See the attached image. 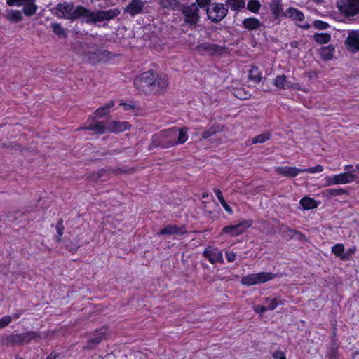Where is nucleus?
<instances>
[{"mask_svg": "<svg viewBox=\"0 0 359 359\" xmlns=\"http://www.w3.org/2000/svg\"><path fill=\"white\" fill-rule=\"evenodd\" d=\"M120 11L118 8L91 12L84 7H74L73 4L66 2L59 4L55 8V14L58 17L71 20L81 18L86 22H95L112 19L118 15Z\"/></svg>", "mask_w": 359, "mask_h": 359, "instance_id": "1", "label": "nucleus"}, {"mask_svg": "<svg viewBox=\"0 0 359 359\" xmlns=\"http://www.w3.org/2000/svg\"><path fill=\"white\" fill-rule=\"evenodd\" d=\"M134 84L137 89L145 94L160 95L168 88V77L165 74L148 71L136 77Z\"/></svg>", "mask_w": 359, "mask_h": 359, "instance_id": "2", "label": "nucleus"}, {"mask_svg": "<svg viewBox=\"0 0 359 359\" xmlns=\"http://www.w3.org/2000/svg\"><path fill=\"white\" fill-rule=\"evenodd\" d=\"M188 140L187 128H171L154 135L152 137V146L170 148L182 144Z\"/></svg>", "mask_w": 359, "mask_h": 359, "instance_id": "3", "label": "nucleus"}, {"mask_svg": "<svg viewBox=\"0 0 359 359\" xmlns=\"http://www.w3.org/2000/svg\"><path fill=\"white\" fill-rule=\"evenodd\" d=\"M275 276L271 273L259 272L248 274L241 278V283L244 286H252L264 283L272 280Z\"/></svg>", "mask_w": 359, "mask_h": 359, "instance_id": "4", "label": "nucleus"}, {"mask_svg": "<svg viewBox=\"0 0 359 359\" xmlns=\"http://www.w3.org/2000/svg\"><path fill=\"white\" fill-rule=\"evenodd\" d=\"M356 175L351 172H341L337 175H332L324 178L325 186L346 184L354 182Z\"/></svg>", "mask_w": 359, "mask_h": 359, "instance_id": "5", "label": "nucleus"}, {"mask_svg": "<svg viewBox=\"0 0 359 359\" xmlns=\"http://www.w3.org/2000/svg\"><path fill=\"white\" fill-rule=\"evenodd\" d=\"M206 13L209 20L217 22L226 15L227 8L222 3L214 2L207 8Z\"/></svg>", "mask_w": 359, "mask_h": 359, "instance_id": "6", "label": "nucleus"}, {"mask_svg": "<svg viewBox=\"0 0 359 359\" xmlns=\"http://www.w3.org/2000/svg\"><path fill=\"white\" fill-rule=\"evenodd\" d=\"M337 6L346 16H354L359 13V0H339Z\"/></svg>", "mask_w": 359, "mask_h": 359, "instance_id": "7", "label": "nucleus"}, {"mask_svg": "<svg viewBox=\"0 0 359 359\" xmlns=\"http://www.w3.org/2000/svg\"><path fill=\"white\" fill-rule=\"evenodd\" d=\"M251 225V222L244 221L236 225L225 226L222 229L221 234L236 237L244 233Z\"/></svg>", "mask_w": 359, "mask_h": 359, "instance_id": "8", "label": "nucleus"}, {"mask_svg": "<svg viewBox=\"0 0 359 359\" xmlns=\"http://www.w3.org/2000/svg\"><path fill=\"white\" fill-rule=\"evenodd\" d=\"M205 257L211 264L217 262L223 263V255L220 250L212 246L208 247L203 252Z\"/></svg>", "mask_w": 359, "mask_h": 359, "instance_id": "9", "label": "nucleus"}, {"mask_svg": "<svg viewBox=\"0 0 359 359\" xmlns=\"http://www.w3.org/2000/svg\"><path fill=\"white\" fill-rule=\"evenodd\" d=\"M183 13L186 17V21L190 24L196 23L199 19L198 8L196 4L185 6Z\"/></svg>", "mask_w": 359, "mask_h": 359, "instance_id": "10", "label": "nucleus"}, {"mask_svg": "<svg viewBox=\"0 0 359 359\" xmlns=\"http://www.w3.org/2000/svg\"><path fill=\"white\" fill-rule=\"evenodd\" d=\"M346 44L348 49L351 52L359 50V31H352L349 32L346 40Z\"/></svg>", "mask_w": 359, "mask_h": 359, "instance_id": "11", "label": "nucleus"}, {"mask_svg": "<svg viewBox=\"0 0 359 359\" xmlns=\"http://www.w3.org/2000/svg\"><path fill=\"white\" fill-rule=\"evenodd\" d=\"M93 54L96 55V57L86 55V61L94 64L99 62H107L111 58V53L107 50H99Z\"/></svg>", "mask_w": 359, "mask_h": 359, "instance_id": "12", "label": "nucleus"}, {"mask_svg": "<svg viewBox=\"0 0 359 359\" xmlns=\"http://www.w3.org/2000/svg\"><path fill=\"white\" fill-rule=\"evenodd\" d=\"M274 86L278 89H297L298 85L287 81L285 76H276L273 80Z\"/></svg>", "mask_w": 359, "mask_h": 359, "instance_id": "13", "label": "nucleus"}, {"mask_svg": "<svg viewBox=\"0 0 359 359\" xmlns=\"http://www.w3.org/2000/svg\"><path fill=\"white\" fill-rule=\"evenodd\" d=\"M276 172L284 177H294L299 174L302 173V169L296 167L280 166L276 168Z\"/></svg>", "mask_w": 359, "mask_h": 359, "instance_id": "14", "label": "nucleus"}, {"mask_svg": "<svg viewBox=\"0 0 359 359\" xmlns=\"http://www.w3.org/2000/svg\"><path fill=\"white\" fill-rule=\"evenodd\" d=\"M130 124L126 121H110L107 123V130L112 133H120L129 130Z\"/></svg>", "mask_w": 359, "mask_h": 359, "instance_id": "15", "label": "nucleus"}, {"mask_svg": "<svg viewBox=\"0 0 359 359\" xmlns=\"http://www.w3.org/2000/svg\"><path fill=\"white\" fill-rule=\"evenodd\" d=\"M143 4L140 0H133L132 2L126 8V12L131 15H135L141 12Z\"/></svg>", "mask_w": 359, "mask_h": 359, "instance_id": "16", "label": "nucleus"}, {"mask_svg": "<svg viewBox=\"0 0 359 359\" xmlns=\"http://www.w3.org/2000/svg\"><path fill=\"white\" fill-rule=\"evenodd\" d=\"M270 8L276 18L285 16V12L283 10V6L279 0H273Z\"/></svg>", "mask_w": 359, "mask_h": 359, "instance_id": "17", "label": "nucleus"}, {"mask_svg": "<svg viewBox=\"0 0 359 359\" xmlns=\"http://www.w3.org/2000/svg\"><path fill=\"white\" fill-rule=\"evenodd\" d=\"M284 301L280 297H268L264 300V305L266 306L267 310H273L278 306L283 304Z\"/></svg>", "mask_w": 359, "mask_h": 359, "instance_id": "18", "label": "nucleus"}, {"mask_svg": "<svg viewBox=\"0 0 359 359\" xmlns=\"http://www.w3.org/2000/svg\"><path fill=\"white\" fill-rule=\"evenodd\" d=\"M245 28L248 30H255L259 28L261 23L259 20L255 18H246L243 21Z\"/></svg>", "mask_w": 359, "mask_h": 359, "instance_id": "19", "label": "nucleus"}, {"mask_svg": "<svg viewBox=\"0 0 359 359\" xmlns=\"http://www.w3.org/2000/svg\"><path fill=\"white\" fill-rule=\"evenodd\" d=\"M6 18L10 22L17 23L22 20V14L20 11L11 9L8 11Z\"/></svg>", "mask_w": 359, "mask_h": 359, "instance_id": "20", "label": "nucleus"}, {"mask_svg": "<svg viewBox=\"0 0 359 359\" xmlns=\"http://www.w3.org/2000/svg\"><path fill=\"white\" fill-rule=\"evenodd\" d=\"M184 233V230L182 228H180L175 225H170L164 227L160 232L159 234L164 235H174V234H182Z\"/></svg>", "mask_w": 359, "mask_h": 359, "instance_id": "21", "label": "nucleus"}, {"mask_svg": "<svg viewBox=\"0 0 359 359\" xmlns=\"http://www.w3.org/2000/svg\"><path fill=\"white\" fill-rule=\"evenodd\" d=\"M114 106V102L110 101L107 102L104 106L100 107L97 109L95 112V117L97 118H100L107 114H108L110 111V109Z\"/></svg>", "mask_w": 359, "mask_h": 359, "instance_id": "22", "label": "nucleus"}, {"mask_svg": "<svg viewBox=\"0 0 359 359\" xmlns=\"http://www.w3.org/2000/svg\"><path fill=\"white\" fill-rule=\"evenodd\" d=\"M35 0H27L23 6V11L26 15H34L37 11V6L34 3Z\"/></svg>", "mask_w": 359, "mask_h": 359, "instance_id": "23", "label": "nucleus"}, {"mask_svg": "<svg viewBox=\"0 0 359 359\" xmlns=\"http://www.w3.org/2000/svg\"><path fill=\"white\" fill-rule=\"evenodd\" d=\"M299 203L305 210L314 209L318 205V203L310 197H304Z\"/></svg>", "mask_w": 359, "mask_h": 359, "instance_id": "24", "label": "nucleus"}, {"mask_svg": "<svg viewBox=\"0 0 359 359\" xmlns=\"http://www.w3.org/2000/svg\"><path fill=\"white\" fill-rule=\"evenodd\" d=\"M334 53V48L332 46H327L323 47L320 50V54L321 57L325 60H331Z\"/></svg>", "mask_w": 359, "mask_h": 359, "instance_id": "25", "label": "nucleus"}, {"mask_svg": "<svg viewBox=\"0 0 359 359\" xmlns=\"http://www.w3.org/2000/svg\"><path fill=\"white\" fill-rule=\"evenodd\" d=\"M344 245L342 243H337L331 248V252L341 260H345L348 258L344 255Z\"/></svg>", "mask_w": 359, "mask_h": 359, "instance_id": "26", "label": "nucleus"}, {"mask_svg": "<svg viewBox=\"0 0 359 359\" xmlns=\"http://www.w3.org/2000/svg\"><path fill=\"white\" fill-rule=\"evenodd\" d=\"M285 16L290 18L293 20H299V21L302 20L304 18L303 13L302 12H300L299 11H298L295 8H288L285 12Z\"/></svg>", "mask_w": 359, "mask_h": 359, "instance_id": "27", "label": "nucleus"}, {"mask_svg": "<svg viewBox=\"0 0 359 359\" xmlns=\"http://www.w3.org/2000/svg\"><path fill=\"white\" fill-rule=\"evenodd\" d=\"M248 78L255 83H259L262 80V76L257 67H252L249 71Z\"/></svg>", "mask_w": 359, "mask_h": 359, "instance_id": "28", "label": "nucleus"}, {"mask_svg": "<svg viewBox=\"0 0 359 359\" xmlns=\"http://www.w3.org/2000/svg\"><path fill=\"white\" fill-rule=\"evenodd\" d=\"M86 128L96 134H102L107 130V126H105L102 122H96L93 125L89 124Z\"/></svg>", "mask_w": 359, "mask_h": 359, "instance_id": "29", "label": "nucleus"}, {"mask_svg": "<svg viewBox=\"0 0 359 359\" xmlns=\"http://www.w3.org/2000/svg\"><path fill=\"white\" fill-rule=\"evenodd\" d=\"M215 194L217 199L220 202L221 205L224 208V210L229 214L231 215L233 213V210L231 208V207L227 204V203L225 201V200H224V198L223 197L222 191L219 189H215Z\"/></svg>", "mask_w": 359, "mask_h": 359, "instance_id": "30", "label": "nucleus"}, {"mask_svg": "<svg viewBox=\"0 0 359 359\" xmlns=\"http://www.w3.org/2000/svg\"><path fill=\"white\" fill-rule=\"evenodd\" d=\"M228 6L232 10H241L244 8L245 3L244 0H227Z\"/></svg>", "mask_w": 359, "mask_h": 359, "instance_id": "31", "label": "nucleus"}, {"mask_svg": "<svg viewBox=\"0 0 359 359\" xmlns=\"http://www.w3.org/2000/svg\"><path fill=\"white\" fill-rule=\"evenodd\" d=\"M314 39L316 42L323 44L328 43L331 39V36L330 34L326 33H320L315 34Z\"/></svg>", "mask_w": 359, "mask_h": 359, "instance_id": "32", "label": "nucleus"}, {"mask_svg": "<svg viewBox=\"0 0 359 359\" xmlns=\"http://www.w3.org/2000/svg\"><path fill=\"white\" fill-rule=\"evenodd\" d=\"M247 8L251 12L256 13L260 8V3L257 0H250L247 4Z\"/></svg>", "mask_w": 359, "mask_h": 359, "instance_id": "33", "label": "nucleus"}, {"mask_svg": "<svg viewBox=\"0 0 359 359\" xmlns=\"http://www.w3.org/2000/svg\"><path fill=\"white\" fill-rule=\"evenodd\" d=\"M323 170H324V168L321 165H316V166L312 167V168L302 169V173L308 172V173L313 174V173L321 172L323 171Z\"/></svg>", "mask_w": 359, "mask_h": 359, "instance_id": "34", "label": "nucleus"}, {"mask_svg": "<svg viewBox=\"0 0 359 359\" xmlns=\"http://www.w3.org/2000/svg\"><path fill=\"white\" fill-rule=\"evenodd\" d=\"M51 27H52L53 31L55 34H57L58 36H65V32L60 24L53 23L51 25Z\"/></svg>", "mask_w": 359, "mask_h": 359, "instance_id": "35", "label": "nucleus"}, {"mask_svg": "<svg viewBox=\"0 0 359 359\" xmlns=\"http://www.w3.org/2000/svg\"><path fill=\"white\" fill-rule=\"evenodd\" d=\"M103 334L101 333L96 334V336L93 339H90L88 344V348H92L95 344L100 342V341L103 339Z\"/></svg>", "mask_w": 359, "mask_h": 359, "instance_id": "36", "label": "nucleus"}, {"mask_svg": "<svg viewBox=\"0 0 359 359\" xmlns=\"http://www.w3.org/2000/svg\"><path fill=\"white\" fill-rule=\"evenodd\" d=\"M234 94L236 97L241 100H246L250 97V94L246 93L243 89H237Z\"/></svg>", "mask_w": 359, "mask_h": 359, "instance_id": "37", "label": "nucleus"}, {"mask_svg": "<svg viewBox=\"0 0 359 359\" xmlns=\"http://www.w3.org/2000/svg\"><path fill=\"white\" fill-rule=\"evenodd\" d=\"M269 139V135L267 134H262L256 136L252 140V143H263Z\"/></svg>", "mask_w": 359, "mask_h": 359, "instance_id": "38", "label": "nucleus"}, {"mask_svg": "<svg viewBox=\"0 0 359 359\" xmlns=\"http://www.w3.org/2000/svg\"><path fill=\"white\" fill-rule=\"evenodd\" d=\"M11 322V317L5 316L0 319V329L6 327Z\"/></svg>", "mask_w": 359, "mask_h": 359, "instance_id": "39", "label": "nucleus"}, {"mask_svg": "<svg viewBox=\"0 0 359 359\" xmlns=\"http://www.w3.org/2000/svg\"><path fill=\"white\" fill-rule=\"evenodd\" d=\"M198 8H205L206 6H209L211 4V0H196L195 3Z\"/></svg>", "mask_w": 359, "mask_h": 359, "instance_id": "40", "label": "nucleus"}, {"mask_svg": "<svg viewBox=\"0 0 359 359\" xmlns=\"http://www.w3.org/2000/svg\"><path fill=\"white\" fill-rule=\"evenodd\" d=\"M253 309H254L255 312H256L257 313H259V314H262L264 312L268 311L267 308L264 305V304L263 305H259H259H255L253 306Z\"/></svg>", "mask_w": 359, "mask_h": 359, "instance_id": "41", "label": "nucleus"}, {"mask_svg": "<svg viewBox=\"0 0 359 359\" xmlns=\"http://www.w3.org/2000/svg\"><path fill=\"white\" fill-rule=\"evenodd\" d=\"M226 257L228 262H232L236 258V254L232 251H226Z\"/></svg>", "mask_w": 359, "mask_h": 359, "instance_id": "42", "label": "nucleus"}, {"mask_svg": "<svg viewBox=\"0 0 359 359\" xmlns=\"http://www.w3.org/2000/svg\"><path fill=\"white\" fill-rule=\"evenodd\" d=\"M272 356L274 359H286L285 354L281 351H274Z\"/></svg>", "mask_w": 359, "mask_h": 359, "instance_id": "43", "label": "nucleus"}, {"mask_svg": "<svg viewBox=\"0 0 359 359\" xmlns=\"http://www.w3.org/2000/svg\"><path fill=\"white\" fill-rule=\"evenodd\" d=\"M314 25L316 28L319 29H325L328 27L327 23L320 20L316 21L314 22Z\"/></svg>", "mask_w": 359, "mask_h": 359, "instance_id": "44", "label": "nucleus"}, {"mask_svg": "<svg viewBox=\"0 0 359 359\" xmlns=\"http://www.w3.org/2000/svg\"><path fill=\"white\" fill-rule=\"evenodd\" d=\"M356 252V248L352 247L349 248L346 252H344V255L348 258H346L345 260H350L351 259L352 255H353Z\"/></svg>", "mask_w": 359, "mask_h": 359, "instance_id": "45", "label": "nucleus"}, {"mask_svg": "<svg viewBox=\"0 0 359 359\" xmlns=\"http://www.w3.org/2000/svg\"><path fill=\"white\" fill-rule=\"evenodd\" d=\"M97 50V49L90 48L88 50L83 52V59L86 61V55H90L91 57H96V55H94L93 53H95Z\"/></svg>", "mask_w": 359, "mask_h": 359, "instance_id": "46", "label": "nucleus"}, {"mask_svg": "<svg viewBox=\"0 0 359 359\" xmlns=\"http://www.w3.org/2000/svg\"><path fill=\"white\" fill-rule=\"evenodd\" d=\"M215 130L210 128L203 133V138L206 139L215 133Z\"/></svg>", "mask_w": 359, "mask_h": 359, "instance_id": "47", "label": "nucleus"}, {"mask_svg": "<svg viewBox=\"0 0 359 359\" xmlns=\"http://www.w3.org/2000/svg\"><path fill=\"white\" fill-rule=\"evenodd\" d=\"M346 191L344 189H337L332 190V194L335 196L341 195L346 194Z\"/></svg>", "mask_w": 359, "mask_h": 359, "instance_id": "48", "label": "nucleus"}, {"mask_svg": "<svg viewBox=\"0 0 359 359\" xmlns=\"http://www.w3.org/2000/svg\"><path fill=\"white\" fill-rule=\"evenodd\" d=\"M120 105L123 106L125 110H129L130 109L132 108V105L130 104H127V103L121 102Z\"/></svg>", "mask_w": 359, "mask_h": 359, "instance_id": "49", "label": "nucleus"}, {"mask_svg": "<svg viewBox=\"0 0 359 359\" xmlns=\"http://www.w3.org/2000/svg\"><path fill=\"white\" fill-rule=\"evenodd\" d=\"M354 175H355V173H358L359 174V164H357L355 165V168L353 169V172H352Z\"/></svg>", "mask_w": 359, "mask_h": 359, "instance_id": "50", "label": "nucleus"}, {"mask_svg": "<svg viewBox=\"0 0 359 359\" xmlns=\"http://www.w3.org/2000/svg\"><path fill=\"white\" fill-rule=\"evenodd\" d=\"M353 168V165H346L344 167V169L345 170H346V172H349L348 170L350 169H351Z\"/></svg>", "mask_w": 359, "mask_h": 359, "instance_id": "51", "label": "nucleus"}, {"mask_svg": "<svg viewBox=\"0 0 359 359\" xmlns=\"http://www.w3.org/2000/svg\"><path fill=\"white\" fill-rule=\"evenodd\" d=\"M56 229H57V233L59 234V236H61L62 234V229L58 226H57Z\"/></svg>", "mask_w": 359, "mask_h": 359, "instance_id": "52", "label": "nucleus"}, {"mask_svg": "<svg viewBox=\"0 0 359 359\" xmlns=\"http://www.w3.org/2000/svg\"><path fill=\"white\" fill-rule=\"evenodd\" d=\"M57 355L56 354H50L47 357L46 359H56Z\"/></svg>", "mask_w": 359, "mask_h": 359, "instance_id": "53", "label": "nucleus"}, {"mask_svg": "<svg viewBox=\"0 0 359 359\" xmlns=\"http://www.w3.org/2000/svg\"><path fill=\"white\" fill-rule=\"evenodd\" d=\"M315 2L320 4L322 3L323 0H313Z\"/></svg>", "mask_w": 359, "mask_h": 359, "instance_id": "54", "label": "nucleus"}, {"mask_svg": "<svg viewBox=\"0 0 359 359\" xmlns=\"http://www.w3.org/2000/svg\"><path fill=\"white\" fill-rule=\"evenodd\" d=\"M31 335L32 336V337H34L35 336V334L34 333H32Z\"/></svg>", "mask_w": 359, "mask_h": 359, "instance_id": "55", "label": "nucleus"}, {"mask_svg": "<svg viewBox=\"0 0 359 359\" xmlns=\"http://www.w3.org/2000/svg\"><path fill=\"white\" fill-rule=\"evenodd\" d=\"M358 183L359 184V180L358 181Z\"/></svg>", "mask_w": 359, "mask_h": 359, "instance_id": "56", "label": "nucleus"}]
</instances>
